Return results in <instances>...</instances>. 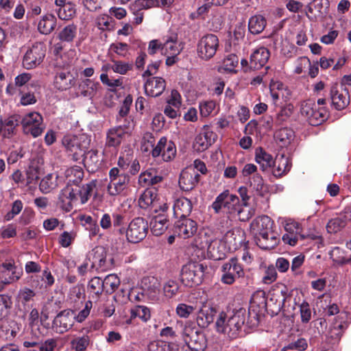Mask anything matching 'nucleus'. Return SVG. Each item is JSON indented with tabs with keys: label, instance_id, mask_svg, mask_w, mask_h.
I'll list each match as a JSON object with an SVG mask.
<instances>
[{
	"label": "nucleus",
	"instance_id": "1",
	"mask_svg": "<svg viewBox=\"0 0 351 351\" xmlns=\"http://www.w3.org/2000/svg\"><path fill=\"white\" fill-rule=\"evenodd\" d=\"M246 313L245 308L234 310L230 315L223 311L220 312L215 322L217 331L226 335L230 339H235L245 322Z\"/></svg>",
	"mask_w": 351,
	"mask_h": 351
},
{
	"label": "nucleus",
	"instance_id": "2",
	"mask_svg": "<svg viewBox=\"0 0 351 351\" xmlns=\"http://www.w3.org/2000/svg\"><path fill=\"white\" fill-rule=\"evenodd\" d=\"M269 305L275 304L272 313L277 315L281 311L287 317H293L296 311L297 304L291 301V295L286 287L280 291H274L269 299Z\"/></svg>",
	"mask_w": 351,
	"mask_h": 351
},
{
	"label": "nucleus",
	"instance_id": "3",
	"mask_svg": "<svg viewBox=\"0 0 351 351\" xmlns=\"http://www.w3.org/2000/svg\"><path fill=\"white\" fill-rule=\"evenodd\" d=\"M207 266L199 262H189L181 270L180 280L186 287L199 285L202 283Z\"/></svg>",
	"mask_w": 351,
	"mask_h": 351
},
{
	"label": "nucleus",
	"instance_id": "4",
	"mask_svg": "<svg viewBox=\"0 0 351 351\" xmlns=\"http://www.w3.org/2000/svg\"><path fill=\"white\" fill-rule=\"evenodd\" d=\"M184 341L191 351H204L208 346L206 335L197 326L186 325L182 331Z\"/></svg>",
	"mask_w": 351,
	"mask_h": 351
},
{
	"label": "nucleus",
	"instance_id": "5",
	"mask_svg": "<svg viewBox=\"0 0 351 351\" xmlns=\"http://www.w3.org/2000/svg\"><path fill=\"white\" fill-rule=\"evenodd\" d=\"M300 112L306 118L308 123L313 126L322 124L328 117L326 108L317 106L313 99L304 101L301 104Z\"/></svg>",
	"mask_w": 351,
	"mask_h": 351
},
{
	"label": "nucleus",
	"instance_id": "6",
	"mask_svg": "<svg viewBox=\"0 0 351 351\" xmlns=\"http://www.w3.org/2000/svg\"><path fill=\"white\" fill-rule=\"evenodd\" d=\"M219 47L218 37L213 34H208L202 36L198 41L197 55L202 60H209L215 55Z\"/></svg>",
	"mask_w": 351,
	"mask_h": 351
},
{
	"label": "nucleus",
	"instance_id": "7",
	"mask_svg": "<svg viewBox=\"0 0 351 351\" xmlns=\"http://www.w3.org/2000/svg\"><path fill=\"white\" fill-rule=\"evenodd\" d=\"M240 204L239 197L230 194L229 191L226 190L217 197L212 204V208L216 213H219L222 208H224L228 213L235 214Z\"/></svg>",
	"mask_w": 351,
	"mask_h": 351
},
{
	"label": "nucleus",
	"instance_id": "8",
	"mask_svg": "<svg viewBox=\"0 0 351 351\" xmlns=\"http://www.w3.org/2000/svg\"><path fill=\"white\" fill-rule=\"evenodd\" d=\"M147 232V221L143 217H136L129 223L125 232L129 242L136 243L145 238Z\"/></svg>",
	"mask_w": 351,
	"mask_h": 351
},
{
	"label": "nucleus",
	"instance_id": "9",
	"mask_svg": "<svg viewBox=\"0 0 351 351\" xmlns=\"http://www.w3.org/2000/svg\"><path fill=\"white\" fill-rule=\"evenodd\" d=\"M267 306L264 292H258L253 295L248 310L247 323L255 325L258 324L259 316L263 315Z\"/></svg>",
	"mask_w": 351,
	"mask_h": 351
},
{
	"label": "nucleus",
	"instance_id": "10",
	"mask_svg": "<svg viewBox=\"0 0 351 351\" xmlns=\"http://www.w3.org/2000/svg\"><path fill=\"white\" fill-rule=\"evenodd\" d=\"M25 134H30L34 137L39 136L43 132L42 116L36 112L27 114L21 119L20 122Z\"/></svg>",
	"mask_w": 351,
	"mask_h": 351
},
{
	"label": "nucleus",
	"instance_id": "11",
	"mask_svg": "<svg viewBox=\"0 0 351 351\" xmlns=\"http://www.w3.org/2000/svg\"><path fill=\"white\" fill-rule=\"evenodd\" d=\"M46 49L43 43H36L25 53L23 65L27 69H32L39 65L45 56Z\"/></svg>",
	"mask_w": 351,
	"mask_h": 351
},
{
	"label": "nucleus",
	"instance_id": "12",
	"mask_svg": "<svg viewBox=\"0 0 351 351\" xmlns=\"http://www.w3.org/2000/svg\"><path fill=\"white\" fill-rule=\"evenodd\" d=\"M75 312L71 309L60 311L53 321V326L56 331L62 334L72 328L75 321Z\"/></svg>",
	"mask_w": 351,
	"mask_h": 351
},
{
	"label": "nucleus",
	"instance_id": "13",
	"mask_svg": "<svg viewBox=\"0 0 351 351\" xmlns=\"http://www.w3.org/2000/svg\"><path fill=\"white\" fill-rule=\"evenodd\" d=\"M223 274L221 277V281L227 285H232L237 278H240L244 275L243 269L236 258H231L228 263L222 266Z\"/></svg>",
	"mask_w": 351,
	"mask_h": 351
},
{
	"label": "nucleus",
	"instance_id": "14",
	"mask_svg": "<svg viewBox=\"0 0 351 351\" xmlns=\"http://www.w3.org/2000/svg\"><path fill=\"white\" fill-rule=\"evenodd\" d=\"M173 232L182 239H188L193 236L197 230V223L195 221L187 218H180L173 227Z\"/></svg>",
	"mask_w": 351,
	"mask_h": 351
},
{
	"label": "nucleus",
	"instance_id": "15",
	"mask_svg": "<svg viewBox=\"0 0 351 351\" xmlns=\"http://www.w3.org/2000/svg\"><path fill=\"white\" fill-rule=\"evenodd\" d=\"M330 95L332 106L337 110L345 109L350 104L349 91L343 84L339 88L336 85L332 86Z\"/></svg>",
	"mask_w": 351,
	"mask_h": 351
},
{
	"label": "nucleus",
	"instance_id": "16",
	"mask_svg": "<svg viewBox=\"0 0 351 351\" xmlns=\"http://www.w3.org/2000/svg\"><path fill=\"white\" fill-rule=\"evenodd\" d=\"M272 223L271 219L266 215L254 219L250 224V234L254 239L272 232Z\"/></svg>",
	"mask_w": 351,
	"mask_h": 351
},
{
	"label": "nucleus",
	"instance_id": "17",
	"mask_svg": "<svg viewBox=\"0 0 351 351\" xmlns=\"http://www.w3.org/2000/svg\"><path fill=\"white\" fill-rule=\"evenodd\" d=\"M143 294L152 301H156L159 298L160 284L158 279L154 276L144 277L141 282Z\"/></svg>",
	"mask_w": 351,
	"mask_h": 351
},
{
	"label": "nucleus",
	"instance_id": "18",
	"mask_svg": "<svg viewBox=\"0 0 351 351\" xmlns=\"http://www.w3.org/2000/svg\"><path fill=\"white\" fill-rule=\"evenodd\" d=\"M199 174L193 168L182 170L179 179V186L182 191L193 190L199 181Z\"/></svg>",
	"mask_w": 351,
	"mask_h": 351
},
{
	"label": "nucleus",
	"instance_id": "19",
	"mask_svg": "<svg viewBox=\"0 0 351 351\" xmlns=\"http://www.w3.org/2000/svg\"><path fill=\"white\" fill-rule=\"evenodd\" d=\"M21 122V117L14 114L5 119L0 118V136L10 138L16 133V128Z\"/></svg>",
	"mask_w": 351,
	"mask_h": 351
},
{
	"label": "nucleus",
	"instance_id": "20",
	"mask_svg": "<svg viewBox=\"0 0 351 351\" xmlns=\"http://www.w3.org/2000/svg\"><path fill=\"white\" fill-rule=\"evenodd\" d=\"M245 233L243 230L239 228L228 231L223 237V241L230 250H237L240 247L245 240Z\"/></svg>",
	"mask_w": 351,
	"mask_h": 351
},
{
	"label": "nucleus",
	"instance_id": "21",
	"mask_svg": "<svg viewBox=\"0 0 351 351\" xmlns=\"http://www.w3.org/2000/svg\"><path fill=\"white\" fill-rule=\"evenodd\" d=\"M77 199L75 189L71 184H67L59 195L58 204L62 210L69 212L73 209V202Z\"/></svg>",
	"mask_w": 351,
	"mask_h": 351
},
{
	"label": "nucleus",
	"instance_id": "22",
	"mask_svg": "<svg viewBox=\"0 0 351 351\" xmlns=\"http://www.w3.org/2000/svg\"><path fill=\"white\" fill-rule=\"evenodd\" d=\"M217 309L210 304H203L199 308L197 317V323L202 328H206L213 322L217 315Z\"/></svg>",
	"mask_w": 351,
	"mask_h": 351
},
{
	"label": "nucleus",
	"instance_id": "23",
	"mask_svg": "<svg viewBox=\"0 0 351 351\" xmlns=\"http://www.w3.org/2000/svg\"><path fill=\"white\" fill-rule=\"evenodd\" d=\"M158 1L157 0H136L130 5V10L135 16L134 20L136 25L143 22V10L157 6Z\"/></svg>",
	"mask_w": 351,
	"mask_h": 351
},
{
	"label": "nucleus",
	"instance_id": "24",
	"mask_svg": "<svg viewBox=\"0 0 351 351\" xmlns=\"http://www.w3.org/2000/svg\"><path fill=\"white\" fill-rule=\"evenodd\" d=\"M270 57L269 51L264 47L256 49L250 56V68L258 70L263 68Z\"/></svg>",
	"mask_w": 351,
	"mask_h": 351
},
{
	"label": "nucleus",
	"instance_id": "25",
	"mask_svg": "<svg viewBox=\"0 0 351 351\" xmlns=\"http://www.w3.org/2000/svg\"><path fill=\"white\" fill-rule=\"evenodd\" d=\"M165 80L158 77L148 79L144 85L145 93L154 97L160 95L165 90Z\"/></svg>",
	"mask_w": 351,
	"mask_h": 351
},
{
	"label": "nucleus",
	"instance_id": "26",
	"mask_svg": "<svg viewBox=\"0 0 351 351\" xmlns=\"http://www.w3.org/2000/svg\"><path fill=\"white\" fill-rule=\"evenodd\" d=\"M255 160L260 165L263 171H265L275 166L276 161L263 147H258L255 150Z\"/></svg>",
	"mask_w": 351,
	"mask_h": 351
},
{
	"label": "nucleus",
	"instance_id": "27",
	"mask_svg": "<svg viewBox=\"0 0 351 351\" xmlns=\"http://www.w3.org/2000/svg\"><path fill=\"white\" fill-rule=\"evenodd\" d=\"M88 291L89 294L90 300H93L95 302H97L103 292H105V289L102 280L99 277L92 278L88 284Z\"/></svg>",
	"mask_w": 351,
	"mask_h": 351
},
{
	"label": "nucleus",
	"instance_id": "28",
	"mask_svg": "<svg viewBox=\"0 0 351 351\" xmlns=\"http://www.w3.org/2000/svg\"><path fill=\"white\" fill-rule=\"evenodd\" d=\"M129 182V177L125 173H121L118 178H113L108 185V191L110 195L114 196L121 193Z\"/></svg>",
	"mask_w": 351,
	"mask_h": 351
},
{
	"label": "nucleus",
	"instance_id": "29",
	"mask_svg": "<svg viewBox=\"0 0 351 351\" xmlns=\"http://www.w3.org/2000/svg\"><path fill=\"white\" fill-rule=\"evenodd\" d=\"M77 143L73 145V151H71L73 154V159L74 160H80L85 154V151L88 150L90 146V140L88 136L82 134L77 137Z\"/></svg>",
	"mask_w": 351,
	"mask_h": 351
},
{
	"label": "nucleus",
	"instance_id": "30",
	"mask_svg": "<svg viewBox=\"0 0 351 351\" xmlns=\"http://www.w3.org/2000/svg\"><path fill=\"white\" fill-rule=\"evenodd\" d=\"M54 83L58 90H65L75 84V77L70 72L62 71L56 75Z\"/></svg>",
	"mask_w": 351,
	"mask_h": 351
},
{
	"label": "nucleus",
	"instance_id": "31",
	"mask_svg": "<svg viewBox=\"0 0 351 351\" xmlns=\"http://www.w3.org/2000/svg\"><path fill=\"white\" fill-rule=\"evenodd\" d=\"M150 226L153 234L160 236L167 230L169 226V220L165 215L158 214L152 219Z\"/></svg>",
	"mask_w": 351,
	"mask_h": 351
},
{
	"label": "nucleus",
	"instance_id": "32",
	"mask_svg": "<svg viewBox=\"0 0 351 351\" xmlns=\"http://www.w3.org/2000/svg\"><path fill=\"white\" fill-rule=\"evenodd\" d=\"M124 129L122 126H119L109 130L107 135V146L115 147L121 144L123 136L127 132L125 130L129 129L130 126L124 125Z\"/></svg>",
	"mask_w": 351,
	"mask_h": 351
},
{
	"label": "nucleus",
	"instance_id": "33",
	"mask_svg": "<svg viewBox=\"0 0 351 351\" xmlns=\"http://www.w3.org/2000/svg\"><path fill=\"white\" fill-rule=\"evenodd\" d=\"M192 203L187 198L182 197L178 199L173 206V210L176 215L180 218L187 217L192 211Z\"/></svg>",
	"mask_w": 351,
	"mask_h": 351
},
{
	"label": "nucleus",
	"instance_id": "34",
	"mask_svg": "<svg viewBox=\"0 0 351 351\" xmlns=\"http://www.w3.org/2000/svg\"><path fill=\"white\" fill-rule=\"evenodd\" d=\"M258 246L263 250L274 249L278 243L279 239L275 232L266 233L263 237H259L254 239Z\"/></svg>",
	"mask_w": 351,
	"mask_h": 351
},
{
	"label": "nucleus",
	"instance_id": "35",
	"mask_svg": "<svg viewBox=\"0 0 351 351\" xmlns=\"http://www.w3.org/2000/svg\"><path fill=\"white\" fill-rule=\"evenodd\" d=\"M57 19L51 14H47L43 16L38 24V30L43 34H49L56 26Z\"/></svg>",
	"mask_w": 351,
	"mask_h": 351
},
{
	"label": "nucleus",
	"instance_id": "36",
	"mask_svg": "<svg viewBox=\"0 0 351 351\" xmlns=\"http://www.w3.org/2000/svg\"><path fill=\"white\" fill-rule=\"evenodd\" d=\"M294 131L289 128H282L277 130L274 134L276 142L281 147H287L291 144L294 139Z\"/></svg>",
	"mask_w": 351,
	"mask_h": 351
},
{
	"label": "nucleus",
	"instance_id": "37",
	"mask_svg": "<svg viewBox=\"0 0 351 351\" xmlns=\"http://www.w3.org/2000/svg\"><path fill=\"white\" fill-rule=\"evenodd\" d=\"M157 193L156 189H147L138 199V204L141 208H147L152 206L154 207L157 202Z\"/></svg>",
	"mask_w": 351,
	"mask_h": 351
},
{
	"label": "nucleus",
	"instance_id": "38",
	"mask_svg": "<svg viewBox=\"0 0 351 351\" xmlns=\"http://www.w3.org/2000/svg\"><path fill=\"white\" fill-rule=\"evenodd\" d=\"M177 39L176 34L167 39L161 47V53L163 55H178L181 51V48L178 45Z\"/></svg>",
	"mask_w": 351,
	"mask_h": 351
},
{
	"label": "nucleus",
	"instance_id": "39",
	"mask_svg": "<svg viewBox=\"0 0 351 351\" xmlns=\"http://www.w3.org/2000/svg\"><path fill=\"white\" fill-rule=\"evenodd\" d=\"M65 176L68 180V184L73 183L76 186L81 182L84 177V171L79 166H73L67 169L65 171Z\"/></svg>",
	"mask_w": 351,
	"mask_h": 351
},
{
	"label": "nucleus",
	"instance_id": "40",
	"mask_svg": "<svg viewBox=\"0 0 351 351\" xmlns=\"http://www.w3.org/2000/svg\"><path fill=\"white\" fill-rule=\"evenodd\" d=\"M266 23V20L263 16H253L249 20V31L253 34H258L264 30Z\"/></svg>",
	"mask_w": 351,
	"mask_h": 351
},
{
	"label": "nucleus",
	"instance_id": "41",
	"mask_svg": "<svg viewBox=\"0 0 351 351\" xmlns=\"http://www.w3.org/2000/svg\"><path fill=\"white\" fill-rule=\"evenodd\" d=\"M99 86V82H95L90 79H86L80 85L79 89L81 95L84 97H93L97 93Z\"/></svg>",
	"mask_w": 351,
	"mask_h": 351
},
{
	"label": "nucleus",
	"instance_id": "42",
	"mask_svg": "<svg viewBox=\"0 0 351 351\" xmlns=\"http://www.w3.org/2000/svg\"><path fill=\"white\" fill-rule=\"evenodd\" d=\"M330 3L328 0H313L308 6V11L313 14L315 12V16H322L328 12Z\"/></svg>",
	"mask_w": 351,
	"mask_h": 351
},
{
	"label": "nucleus",
	"instance_id": "43",
	"mask_svg": "<svg viewBox=\"0 0 351 351\" xmlns=\"http://www.w3.org/2000/svg\"><path fill=\"white\" fill-rule=\"evenodd\" d=\"M77 35V26L70 24L65 26L58 34V38L61 42L71 43Z\"/></svg>",
	"mask_w": 351,
	"mask_h": 351
},
{
	"label": "nucleus",
	"instance_id": "44",
	"mask_svg": "<svg viewBox=\"0 0 351 351\" xmlns=\"http://www.w3.org/2000/svg\"><path fill=\"white\" fill-rule=\"evenodd\" d=\"M105 292L107 294L114 293L120 285V280L116 274H109L102 280Z\"/></svg>",
	"mask_w": 351,
	"mask_h": 351
},
{
	"label": "nucleus",
	"instance_id": "45",
	"mask_svg": "<svg viewBox=\"0 0 351 351\" xmlns=\"http://www.w3.org/2000/svg\"><path fill=\"white\" fill-rule=\"evenodd\" d=\"M95 186V182L92 181L90 183L86 184L85 186H83L82 188H80L78 186H76L74 188L76 193V196H80L82 204H84L88 201Z\"/></svg>",
	"mask_w": 351,
	"mask_h": 351
},
{
	"label": "nucleus",
	"instance_id": "46",
	"mask_svg": "<svg viewBox=\"0 0 351 351\" xmlns=\"http://www.w3.org/2000/svg\"><path fill=\"white\" fill-rule=\"evenodd\" d=\"M57 186V177L50 173L41 180L39 188L42 193H48L56 189Z\"/></svg>",
	"mask_w": 351,
	"mask_h": 351
},
{
	"label": "nucleus",
	"instance_id": "47",
	"mask_svg": "<svg viewBox=\"0 0 351 351\" xmlns=\"http://www.w3.org/2000/svg\"><path fill=\"white\" fill-rule=\"evenodd\" d=\"M58 17L62 20H69L76 13L75 5L72 2H67L66 5L60 7L57 10Z\"/></svg>",
	"mask_w": 351,
	"mask_h": 351
},
{
	"label": "nucleus",
	"instance_id": "48",
	"mask_svg": "<svg viewBox=\"0 0 351 351\" xmlns=\"http://www.w3.org/2000/svg\"><path fill=\"white\" fill-rule=\"evenodd\" d=\"M217 244V242L213 241V240H206L205 241V243L203 242H201L199 243V247L201 248L207 247L208 252L210 254V256L213 258L215 260H220L222 259L224 257V253L220 252L216 250L215 249V245Z\"/></svg>",
	"mask_w": 351,
	"mask_h": 351
},
{
	"label": "nucleus",
	"instance_id": "49",
	"mask_svg": "<svg viewBox=\"0 0 351 351\" xmlns=\"http://www.w3.org/2000/svg\"><path fill=\"white\" fill-rule=\"evenodd\" d=\"M131 317H138L143 321L147 322L150 319L151 313L149 309L145 306H136L130 310Z\"/></svg>",
	"mask_w": 351,
	"mask_h": 351
},
{
	"label": "nucleus",
	"instance_id": "50",
	"mask_svg": "<svg viewBox=\"0 0 351 351\" xmlns=\"http://www.w3.org/2000/svg\"><path fill=\"white\" fill-rule=\"evenodd\" d=\"M179 289L178 282L173 280H167L163 286L164 295L168 298L174 297L178 293Z\"/></svg>",
	"mask_w": 351,
	"mask_h": 351
},
{
	"label": "nucleus",
	"instance_id": "51",
	"mask_svg": "<svg viewBox=\"0 0 351 351\" xmlns=\"http://www.w3.org/2000/svg\"><path fill=\"white\" fill-rule=\"evenodd\" d=\"M40 169L38 165H32L26 171V184L29 185L37 182L40 176Z\"/></svg>",
	"mask_w": 351,
	"mask_h": 351
},
{
	"label": "nucleus",
	"instance_id": "52",
	"mask_svg": "<svg viewBox=\"0 0 351 351\" xmlns=\"http://www.w3.org/2000/svg\"><path fill=\"white\" fill-rule=\"evenodd\" d=\"M82 160L86 165L88 166L97 167L99 165V158L98 156V152L95 149H90L85 151L84 155L82 157Z\"/></svg>",
	"mask_w": 351,
	"mask_h": 351
},
{
	"label": "nucleus",
	"instance_id": "53",
	"mask_svg": "<svg viewBox=\"0 0 351 351\" xmlns=\"http://www.w3.org/2000/svg\"><path fill=\"white\" fill-rule=\"evenodd\" d=\"M285 230L287 232V234H291L293 235H297L300 237V239L304 240L306 237L301 233L302 228L300 227V224L298 222L294 221L293 220H289L285 226Z\"/></svg>",
	"mask_w": 351,
	"mask_h": 351
},
{
	"label": "nucleus",
	"instance_id": "54",
	"mask_svg": "<svg viewBox=\"0 0 351 351\" xmlns=\"http://www.w3.org/2000/svg\"><path fill=\"white\" fill-rule=\"evenodd\" d=\"M346 225L343 219L339 216L328 222L326 229L329 233H336L345 228Z\"/></svg>",
	"mask_w": 351,
	"mask_h": 351
},
{
	"label": "nucleus",
	"instance_id": "55",
	"mask_svg": "<svg viewBox=\"0 0 351 351\" xmlns=\"http://www.w3.org/2000/svg\"><path fill=\"white\" fill-rule=\"evenodd\" d=\"M12 304L11 296L8 294L0 295V319L8 315V310L12 307Z\"/></svg>",
	"mask_w": 351,
	"mask_h": 351
},
{
	"label": "nucleus",
	"instance_id": "56",
	"mask_svg": "<svg viewBox=\"0 0 351 351\" xmlns=\"http://www.w3.org/2000/svg\"><path fill=\"white\" fill-rule=\"evenodd\" d=\"M250 186L256 191L257 194L262 196L264 187V180L258 173L254 174L250 180Z\"/></svg>",
	"mask_w": 351,
	"mask_h": 351
},
{
	"label": "nucleus",
	"instance_id": "57",
	"mask_svg": "<svg viewBox=\"0 0 351 351\" xmlns=\"http://www.w3.org/2000/svg\"><path fill=\"white\" fill-rule=\"evenodd\" d=\"M1 266L3 268H4L3 274L4 276H9V280L14 282L18 280L20 278V273L16 272V267L14 264L10 263H3Z\"/></svg>",
	"mask_w": 351,
	"mask_h": 351
},
{
	"label": "nucleus",
	"instance_id": "58",
	"mask_svg": "<svg viewBox=\"0 0 351 351\" xmlns=\"http://www.w3.org/2000/svg\"><path fill=\"white\" fill-rule=\"evenodd\" d=\"M113 64L110 66V68L114 72L124 75L128 71L132 69V64L124 62L122 61L113 60Z\"/></svg>",
	"mask_w": 351,
	"mask_h": 351
},
{
	"label": "nucleus",
	"instance_id": "59",
	"mask_svg": "<svg viewBox=\"0 0 351 351\" xmlns=\"http://www.w3.org/2000/svg\"><path fill=\"white\" fill-rule=\"evenodd\" d=\"M277 162L278 164V166H274L273 174L275 177H280L287 171L288 161L287 158L282 156Z\"/></svg>",
	"mask_w": 351,
	"mask_h": 351
},
{
	"label": "nucleus",
	"instance_id": "60",
	"mask_svg": "<svg viewBox=\"0 0 351 351\" xmlns=\"http://www.w3.org/2000/svg\"><path fill=\"white\" fill-rule=\"evenodd\" d=\"M89 341L90 339L88 336L84 335L82 337L73 339L71 341V344L74 347L75 351H85L89 344Z\"/></svg>",
	"mask_w": 351,
	"mask_h": 351
},
{
	"label": "nucleus",
	"instance_id": "61",
	"mask_svg": "<svg viewBox=\"0 0 351 351\" xmlns=\"http://www.w3.org/2000/svg\"><path fill=\"white\" fill-rule=\"evenodd\" d=\"M207 136V134L204 135L199 134L196 136L194 146L198 151L202 152L208 149V147L211 145L210 141H208Z\"/></svg>",
	"mask_w": 351,
	"mask_h": 351
},
{
	"label": "nucleus",
	"instance_id": "62",
	"mask_svg": "<svg viewBox=\"0 0 351 351\" xmlns=\"http://www.w3.org/2000/svg\"><path fill=\"white\" fill-rule=\"evenodd\" d=\"M71 300L76 301L85 297V289L83 285L78 284L71 288L69 293Z\"/></svg>",
	"mask_w": 351,
	"mask_h": 351
},
{
	"label": "nucleus",
	"instance_id": "63",
	"mask_svg": "<svg viewBox=\"0 0 351 351\" xmlns=\"http://www.w3.org/2000/svg\"><path fill=\"white\" fill-rule=\"evenodd\" d=\"M112 223L114 228H118L120 234L125 233V230L123 227L125 223V216L119 213H114L112 217Z\"/></svg>",
	"mask_w": 351,
	"mask_h": 351
},
{
	"label": "nucleus",
	"instance_id": "64",
	"mask_svg": "<svg viewBox=\"0 0 351 351\" xmlns=\"http://www.w3.org/2000/svg\"><path fill=\"white\" fill-rule=\"evenodd\" d=\"M236 213L240 221H247L254 215V212L252 209L248 208L247 206L245 207L240 204L239 208L237 210Z\"/></svg>",
	"mask_w": 351,
	"mask_h": 351
}]
</instances>
